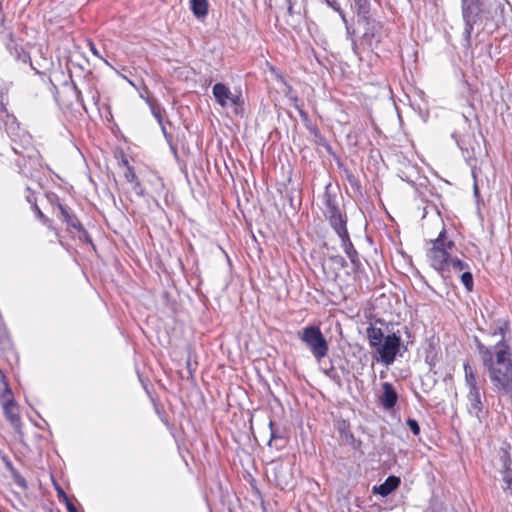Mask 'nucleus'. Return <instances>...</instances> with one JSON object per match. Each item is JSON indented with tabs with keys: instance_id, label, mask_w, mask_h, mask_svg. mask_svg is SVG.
I'll return each instance as SVG.
<instances>
[{
	"instance_id": "1",
	"label": "nucleus",
	"mask_w": 512,
	"mask_h": 512,
	"mask_svg": "<svg viewBox=\"0 0 512 512\" xmlns=\"http://www.w3.org/2000/svg\"><path fill=\"white\" fill-rule=\"evenodd\" d=\"M497 333L501 335V339L493 347L484 345L477 338L476 347L494 390L500 395L512 398V360L509 346L504 341L503 327H499L494 335Z\"/></svg>"
},
{
	"instance_id": "2",
	"label": "nucleus",
	"mask_w": 512,
	"mask_h": 512,
	"mask_svg": "<svg viewBox=\"0 0 512 512\" xmlns=\"http://www.w3.org/2000/svg\"><path fill=\"white\" fill-rule=\"evenodd\" d=\"M431 248L428 249L426 256L432 268H434L442 277L447 272V262L452 257L451 253L455 248V242L448 237L445 227L439 232L436 239L431 240Z\"/></svg>"
},
{
	"instance_id": "3",
	"label": "nucleus",
	"mask_w": 512,
	"mask_h": 512,
	"mask_svg": "<svg viewBox=\"0 0 512 512\" xmlns=\"http://www.w3.org/2000/svg\"><path fill=\"white\" fill-rule=\"evenodd\" d=\"M297 336L317 361L328 355L329 344L318 326H306L298 331Z\"/></svg>"
},
{
	"instance_id": "4",
	"label": "nucleus",
	"mask_w": 512,
	"mask_h": 512,
	"mask_svg": "<svg viewBox=\"0 0 512 512\" xmlns=\"http://www.w3.org/2000/svg\"><path fill=\"white\" fill-rule=\"evenodd\" d=\"M461 10L465 24L463 31L465 46L470 47L474 25L481 20L485 13L484 3L482 0H461Z\"/></svg>"
},
{
	"instance_id": "5",
	"label": "nucleus",
	"mask_w": 512,
	"mask_h": 512,
	"mask_svg": "<svg viewBox=\"0 0 512 512\" xmlns=\"http://www.w3.org/2000/svg\"><path fill=\"white\" fill-rule=\"evenodd\" d=\"M358 23L363 25L364 29L361 44L366 45L373 52L387 36L383 23L373 18L371 14L358 18Z\"/></svg>"
},
{
	"instance_id": "6",
	"label": "nucleus",
	"mask_w": 512,
	"mask_h": 512,
	"mask_svg": "<svg viewBox=\"0 0 512 512\" xmlns=\"http://www.w3.org/2000/svg\"><path fill=\"white\" fill-rule=\"evenodd\" d=\"M324 204V215L335 233L338 235L347 231V217L340 211L336 197L326 192L324 194Z\"/></svg>"
},
{
	"instance_id": "7",
	"label": "nucleus",
	"mask_w": 512,
	"mask_h": 512,
	"mask_svg": "<svg viewBox=\"0 0 512 512\" xmlns=\"http://www.w3.org/2000/svg\"><path fill=\"white\" fill-rule=\"evenodd\" d=\"M212 94L215 101L222 107H234V112L239 114L242 112L243 99L241 93H233L224 83H216L212 88Z\"/></svg>"
},
{
	"instance_id": "8",
	"label": "nucleus",
	"mask_w": 512,
	"mask_h": 512,
	"mask_svg": "<svg viewBox=\"0 0 512 512\" xmlns=\"http://www.w3.org/2000/svg\"><path fill=\"white\" fill-rule=\"evenodd\" d=\"M401 346V338L395 333L385 336L381 342V346L376 347V351L379 354V361L385 365H391L396 358Z\"/></svg>"
},
{
	"instance_id": "9",
	"label": "nucleus",
	"mask_w": 512,
	"mask_h": 512,
	"mask_svg": "<svg viewBox=\"0 0 512 512\" xmlns=\"http://www.w3.org/2000/svg\"><path fill=\"white\" fill-rule=\"evenodd\" d=\"M3 413L7 421L15 428L19 429L21 426V419L19 415V408L16 402L13 399L12 391L6 385L4 392L1 395Z\"/></svg>"
},
{
	"instance_id": "10",
	"label": "nucleus",
	"mask_w": 512,
	"mask_h": 512,
	"mask_svg": "<svg viewBox=\"0 0 512 512\" xmlns=\"http://www.w3.org/2000/svg\"><path fill=\"white\" fill-rule=\"evenodd\" d=\"M466 398L468 413L477 418L480 423L483 422L488 415V409L484 405L485 393H481L480 390L468 392Z\"/></svg>"
},
{
	"instance_id": "11",
	"label": "nucleus",
	"mask_w": 512,
	"mask_h": 512,
	"mask_svg": "<svg viewBox=\"0 0 512 512\" xmlns=\"http://www.w3.org/2000/svg\"><path fill=\"white\" fill-rule=\"evenodd\" d=\"M337 236L340 238L341 246L344 252L346 253L347 257L349 258L350 262L355 267V269H358L361 266V261L359 259L358 252L350 239L348 230L343 231Z\"/></svg>"
},
{
	"instance_id": "12",
	"label": "nucleus",
	"mask_w": 512,
	"mask_h": 512,
	"mask_svg": "<svg viewBox=\"0 0 512 512\" xmlns=\"http://www.w3.org/2000/svg\"><path fill=\"white\" fill-rule=\"evenodd\" d=\"M336 429L339 433V437L341 443L344 445H348L353 449H357L360 445V442H357L353 433L350 430V425L345 420H340L336 424Z\"/></svg>"
},
{
	"instance_id": "13",
	"label": "nucleus",
	"mask_w": 512,
	"mask_h": 512,
	"mask_svg": "<svg viewBox=\"0 0 512 512\" xmlns=\"http://www.w3.org/2000/svg\"><path fill=\"white\" fill-rule=\"evenodd\" d=\"M382 389L383 393L380 397L381 405L387 410L394 408L398 401V394L394 386L389 382H384Z\"/></svg>"
},
{
	"instance_id": "14",
	"label": "nucleus",
	"mask_w": 512,
	"mask_h": 512,
	"mask_svg": "<svg viewBox=\"0 0 512 512\" xmlns=\"http://www.w3.org/2000/svg\"><path fill=\"white\" fill-rule=\"evenodd\" d=\"M57 207L60 210L62 220L67 224V226L76 230H83V225L78 220L70 207L60 203L59 201H57Z\"/></svg>"
},
{
	"instance_id": "15",
	"label": "nucleus",
	"mask_w": 512,
	"mask_h": 512,
	"mask_svg": "<svg viewBox=\"0 0 512 512\" xmlns=\"http://www.w3.org/2000/svg\"><path fill=\"white\" fill-rule=\"evenodd\" d=\"M400 485V478L394 475L388 476L386 480L378 485L373 487V492L381 495L382 497L388 496L394 490H396Z\"/></svg>"
},
{
	"instance_id": "16",
	"label": "nucleus",
	"mask_w": 512,
	"mask_h": 512,
	"mask_svg": "<svg viewBox=\"0 0 512 512\" xmlns=\"http://www.w3.org/2000/svg\"><path fill=\"white\" fill-rule=\"evenodd\" d=\"M463 368L465 374V384L468 388V392L479 391L480 386L475 370L470 366L468 362L464 363Z\"/></svg>"
},
{
	"instance_id": "17",
	"label": "nucleus",
	"mask_w": 512,
	"mask_h": 512,
	"mask_svg": "<svg viewBox=\"0 0 512 512\" xmlns=\"http://www.w3.org/2000/svg\"><path fill=\"white\" fill-rule=\"evenodd\" d=\"M366 335L369 341V345L376 349L377 346H381V342L384 340V334L380 328L369 325L366 329Z\"/></svg>"
},
{
	"instance_id": "18",
	"label": "nucleus",
	"mask_w": 512,
	"mask_h": 512,
	"mask_svg": "<svg viewBox=\"0 0 512 512\" xmlns=\"http://www.w3.org/2000/svg\"><path fill=\"white\" fill-rule=\"evenodd\" d=\"M269 428H270V439H269L268 445L272 446V444L275 443V447L277 449L284 447L286 444V441L284 439L283 432H281L279 429L274 428L273 421L269 422Z\"/></svg>"
},
{
	"instance_id": "19",
	"label": "nucleus",
	"mask_w": 512,
	"mask_h": 512,
	"mask_svg": "<svg viewBox=\"0 0 512 512\" xmlns=\"http://www.w3.org/2000/svg\"><path fill=\"white\" fill-rule=\"evenodd\" d=\"M208 1L207 0H191L190 9L195 17L202 18L208 14Z\"/></svg>"
},
{
	"instance_id": "20",
	"label": "nucleus",
	"mask_w": 512,
	"mask_h": 512,
	"mask_svg": "<svg viewBox=\"0 0 512 512\" xmlns=\"http://www.w3.org/2000/svg\"><path fill=\"white\" fill-rule=\"evenodd\" d=\"M469 269H470V267L467 262H464L461 259L456 258V257H451L450 260L447 262V272L443 278L448 277V275L451 271H454V272L463 271L464 272Z\"/></svg>"
},
{
	"instance_id": "21",
	"label": "nucleus",
	"mask_w": 512,
	"mask_h": 512,
	"mask_svg": "<svg viewBox=\"0 0 512 512\" xmlns=\"http://www.w3.org/2000/svg\"><path fill=\"white\" fill-rule=\"evenodd\" d=\"M356 8L357 17H363L371 14V7L369 0H353Z\"/></svg>"
},
{
	"instance_id": "22",
	"label": "nucleus",
	"mask_w": 512,
	"mask_h": 512,
	"mask_svg": "<svg viewBox=\"0 0 512 512\" xmlns=\"http://www.w3.org/2000/svg\"><path fill=\"white\" fill-rule=\"evenodd\" d=\"M8 37H9V41L6 43L7 50L16 59H20L21 52L23 51L22 48L17 45V43L13 39L12 33H9Z\"/></svg>"
},
{
	"instance_id": "23",
	"label": "nucleus",
	"mask_w": 512,
	"mask_h": 512,
	"mask_svg": "<svg viewBox=\"0 0 512 512\" xmlns=\"http://www.w3.org/2000/svg\"><path fill=\"white\" fill-rule=\"evenodd\" d=\"M343 173L345 175V178L346 180L349 182L350 186L360 192V189H361V184H360V181L358 180V178L352 173L351 170H349L348 168H344L343 169Z\"/></svg>"
},
{
	"instance_id": "24",
	"label": "nucleus",
	"mask_w": 512,
	"mask_h": 512,
	"mask_svg": "<svg viewBox=\"0 0 512 512\" xmlns=\"http://www.w3.org/2000/svg\"><path fill=\"white\" fill-rule=\"evenodd\" d=\"M461 282L466 288L468 292L473 291L474 288V281H473V275L469 270L464 271L460 276Z\"/></svg>"
},
{
	"instance_id": "25",
	"label": "nucleus",
	"mask_w": 512,
	"mask_h": 512,
	"mask_svg": "<svg viewBox=\"0 0 512 512\" xmlns=\"http://www.w3.org/2000/svg\"><path fill=\"white\" fill-rule=\"evenodd\" d=\"M146 102L149 105L151 109L152 115L155 117L159 125H162L163 118H162V110L159 106H157L152 99L146 98Z\"/></svg>"
},
{
	"instance_id": "26",
	"label": "nucleus",
	"mask_w": 512,
	"mask_h": 512,
	"mask_svg": "<svg viewBox=\"0 0 512 512\" xmlns=\"http://www.w3.org/2000/svg\"><path fill=\"white\" fill-rule=\"evenodd\" d=\"M123 164L126 166V171L124 173V177L125 179L129 182V183H133L135 182L136 180H138V177L134 171V168L132 166L129 165L128 163V160L127 159H123Z\"/></svg>"
},
{
	"instance_id": "27",
	"label": "nucleus",
	"mask_w": 512,
	"mask_h": 512,
	"mask_svg": "<svg viewBox=\"0 0 512 512\" xmlns=\"http://www.w3.org/2000/svg\"><path fill=\"white\" fill-rule=\"evenodd\" d=\"M503 474V490L504 491H510L512 494V471H502Z\"/></svg>"
},
{
	"instance_id": "28",
	"label": "nucleus",
	"mask_w": 512,
	"mask_h": 512,
	"mask_svg": "<svg viewBox=\"0 0 512 512\" xmlns=\"http://www.w3.org/2000/svg\"><path fill=\"white\" fill-rule=\"evenodd\" d=\"M501 461H502L503 471H512L511 457H510L509 452L506 449L502 450Z\"/></svg>"
},
{
	"instance_id": "29",
	"label": "nucleus",
	"mask_w": 512,
	"mask_h": 512,
	"mask_svg": "<svg viewBox=\"0 0 512 512\" xmlns=\"http://www.w3.org/2000/svg\"><path fill=\"white\" fill-rule=\"evenodd\" d=\"M325 3L331 7L334 11L338 12L340 17L342 18L343 22H346V17H345V14L344 12L341 10L339 4L337 3L336 0H324Z\"/></svg>"
},
{
	"instance_id": "30",
	"label": "nucleus",
	"mask_w": 512,
	"mask_h": 512,
	"mask_svg": "<svg viewBox=\"0 0 512 512\" xmlns=\"http://www.w3.org/2000/svg\"><path fill=\"white\" fill-rule=\"evenodd\" d=\"M406 425L409 427V429L415 436L420 434V426L417 420L408 418L406 420Z\"/></svg>"
},
{
	"instance_id": "31",
	"label": "nucleus",
	"mask_w": 512,
	"mask_h": 512,
	"mask_svg": "<svg viewBox=\"0 0 512 512\" xmlns=\"http://www.w3.org/2000/svg\"><path fill=\"white\" fill-rule=\"evenodd\" d=\"M88 46H89V49H90V51L92 52V54L94 56H96L99 59L103 60L107 66L113 68L112 65L101 56V54L99 53L98 49L96 48V46H95V44L93 42L90 41L88 43Z\"/></svg>"
},
{
	"instance_id": "32",
	"label": "nucleus",
	"mask_w": 512,
	"mask_h": 512,
	"mask_svg": "<svg viewBox=\"0 0 512 512\" xmlns=\"http://www.w3.org/2000/svg\"><path fill=\"white\" fill-rule=\"evenodd\" d=\"M13 478H14L15 483L19 487H21L23 489L27 488V482H26L25 478L22 475H20L18 472H13Z\"/></svg>"
},
{
	"instance_id": "33",
	"label": "nucleus",
	"mask_w": 512,
	"mask_h": 512,
	"mask_svg": "<svg viewBox=\"0 0 512 512\" xmlns=\"http://www.w3.org/2000/svg\"><path fill=\"white\" fill-rule=\"evenodd\" d=\"M33 210L43 224L47 225L50 222V220L43 214L36 203L33 204Z\"/></svg>"
},
{
	"instance_id": "34",
	"label": "nucleus",
	"mask_w": 512,
	"mask_h": 512,
	"mask_svg": "<svg viewBox=\"0 0 512 512\" xmlns=\"http://www.w3.org/2000/svg\"><path fill=\"white\" fill-rule=\"evenodd\" d=\"M331 260L333 261V263L337 264L341 268L347 267V261L345 260L344 257H342L340 255L332 256Z\"/></svg>"
},
{
	"instance_id": "35",
	"label": "nucleus",
	"mask_w": 512,
	"mask_h": 512,
	"mask_svg": "<svg viewBox=\"0 0 512 512\" xmlns=\"http://www.w3.org/2000/svg\"><path fill=\"white\" fill-rule=\"evenodd\" d=\"M133 184V190L135 191V193L139 196H143L144 195V188L142 187L141 185V182L138 180H136L135 182L132 183Z\"/></svg>"
},
{
	"instance_id": "36",
	"label": "nucleus",
	"mask_w": 512,
	"mask_h": 512,
	"mask_svg": "<svg viewBox=\"0 0 512 512\" xmlns=\"http://www.w3.org/2000/svg\"><path fill=\"white\" fill-rule=\"evenodd\" d=\"M64 502H65V505H66V508H67L68 512H78L77 508L72 503V501L68 498L67 495H64Z\"/></svg>"
},
{
	"instance_id": "37",
	"label": "nucleus",
	"mask_w": 512,
	"mask_h": 512,
	"mask_svg": "<svg viewBox=\"0 0 512 512\" xmlns=\"http://www.w3.org/2000/svg\"><path fill=\"white\" fill-rule=\"evenodd\" d=\"M344 24H345V27H346L347 38L352 40V38H355L354 37L355 36V30L348 25V21L347 20H346V22H344Z\"/></svg>"
},
{
	"instance_id": "38",
	"label": "nucleus",
	"mask_w": 512,
	"mask_h": 512,
	"mask_svg": "<svg viewBox=\"0 0 512 512\" xmlns=\"http://www.w3.org/2000/svg\"><path fill=\"white\" fill-rule=\"evenodd\" d=\"M351 46H352V50H353L354 54H355L356 56H360V54H361V52H360V47H359V45L357 44V41H356V39H355V38H352V40H351Z\"/></svg>"
},
{
	"instance_id": "39",
	"label": "nucleus",
	"mask_w": 512,
	"mask_h": 512,
	"mask_svg": "<svg viewBox=\"0 0 512 512\" xmlns=\"http://www.w3.org/2000/svg\"><path fill=\"white\" fill-rule=\"evenodd\" d=\"M79 232H81V236H80V239H83L84 241L86 242H89V243H92V239H91V236L89 235V233L85 230V228L83 227V230H78Z\"/></svg>"
},
{
	"instance_id": "40",
	"label": "nucleus",
	"mask_w": 512,
	"mask_h": 512,
	"mask_svg": "<svg viewBox=\"0 0 512 512\" xmlns=\"http://www.w3.org/2000/svg\"><path fill=\"white\" fill-rule=\"evenodd\" d=\"M286 2H287V13L290 16H293L295 14L294 3L292 2V0H286Z\"/></svg>"
},
{
	"instance_id": "41",
	"label": "nucleus",
	"mask_w": 512,
	"mask_h": 512,
	"mask_svg": "<svg viewBox=\"0 0 512 512\" xmlns=\"http://www.w3.org/2000/svg\"><path fill=\"white\" fill-rule=\"evenodd\" d=\"M160 126H161V128H162V131H163V134H164L165 138H166V139H168V138L170 137V135L167 133V131H166V129H165V127H164V125L162 124V125H160Z\"/></svg>"
},
{
	"instance_id": "42",
	"label": "nucleus",
	"mask_w": 512,
	"mask_h": 512,
	"mask_svg": "<svg viewBox=\"0 0 512 512\" xmlns=\"http://www.w3.org/2000/svg\"><path fill=\"white\" fill-rule=\"evenodd\" d=\"M499 10H500V14L503 16L504 6L502 4H499Z\"/></svg>"
},
{
	"instance_id": "43",
	"label": "nucleus",
	"mask_w": 512,
	"mask_h": 512,
	"mask_svg": "<svg viewBox=\"0 0 512 512\" xmlns=\"http://www.w3.org/2000/svg\"><path fill=\"white\" fill-rule=\"evenodd\" d=\"M59 495L64 499V495H66L63 490H59Z\"/></svg>"
},
{
	"instance_id": "44",
	"label": "nucleus",
	"mask_w": 512,
	"mask_h": 512,
	"mask_svg": "<svg viewBox=\"0 0 512 512\" xmlns=\"http://www.w3.org/2000/svg\"><path fill=\"white\" fill-rule=\"evenodd\" d=\"M13 150H14V152H15V153H17V154H20V153H21V152H19V151L17 150V148H16L15 146H13Z\"/></svg>"
},
{
	"instance_id": "45",
	"label": "nucleus",
	"mask_w": 512,
	"mask_h": 512,
	"mask_svg": "<svg viewBox=\"0 0 512 512\" xmlns=\"http://www.w3.org/2000/svg\"><path fill=\"white\" fill-rule=\"evenodd\" d=\"M80 94H81V91H77V96H78V100L80 99Z\"/></svg>"
},
{
	"instance_id": "46",
	"label": "nucleus",
	"mask_w": 512,
	"mask_h": 512,
	"mask_svg": "<svg viewBox=\"0 0 512 512\" xmlns=\"http://www.w3.org/2000/svg\"><path fill=\"white\" fill-rule=\"evenodd\" d=\"M474 191H475V193H477V192H478V187H477V185H475V186H474Z\"/></svg>"
},
{
	"instance_id": "47",
	"label": "nucleus",
	"mask_w": 512,
	"mask_h": 512,
	"mask_svg": "<svg viewBox=\"0 0 512 512\" xmlns=\"http://www.w3.org/2000/svg\"><path fill=\"white\" fill-rule=\"evenodd\" d=\"M457 145L459 146L460 149H463L459 141H457Z\"/></svg>"
},
{
	"instance_id": "48",
	"label": "nucleus",
	"mask_w": 512,
	"mask_h": 512,
	"mask_svg": "<svg viewBox=\"0 0 512 512\" xmlns=\"http://www.w3.org/2000/svg\"><path fill=\"white\" fill-rule=\"evenodd\" d=\"M507 4H509V1L508 0H504Z\"/></svg>"
}]
</instances>
